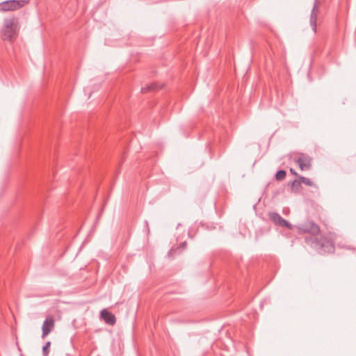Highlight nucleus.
<instances>
[{"mask_svg":"<svg viewBox=\"0 0 356 356\" xmlns=\"http://www.w3.org/2000/svg\"><path fill=\"white\" fill-rule=\"evenodd\" d=\"M268 217L270 220L274 222L275 225L292 229L293 225L287 220L284 219L278 213L269 212Z\"/></svg>","mask_w":356,"mask_h":356,"instance_id":"nucleus-5","label":"nucleus"},{"mask_svg":"<svg viewBox=\"0 0 356 356\" xmlns=\"http://www.w3.org/2000/svg\"><path fill=\"white\" fill-rule=\"evenodd\" d=\"M156 83H151L149 86H147V88H142L141 92H146L147 91H155L160 88Z\"/></svg>","mask_w":356,"mask_h":356,"instance_id":"nucleus-11","label":"nucleus"},{"mask_svg":"<svg viewBox=\"0 0 356 356\" xmlns=\"http://www.w3.org/2000/svg\"><path fill=\"white\" fill-rule=\"evenodd\" d=\"M286 175V172L285 170H280L275 174V179L277 181H282L285 178Z\"/></svg>","mask_w":356,"mask_h":356,"instance_id":"nucleus-12","label":"nucleus"},{"mask_svg":"<svg viewBox=\"0 0 356 356\" xmlns=\"http://www.w3.org/2000/svg\"><path fill=\"white\" fill-rule=\"evenodd\" d=\"M55 321L53 317L48 316L42 326V338L44 339L54 328Z\"/></svg>","mask_w":356,"mask_h":356,"instance_id":"nucleus-6","label":"nucleus"},{"mask_svg":"<svg viewBox=\"0 0 356 356\" xmlns=\"http://www.w3.org/2000/svg\"><path fill=\"white\" fill-rule=\"evenodd\" d=\"M301 184L302 183L300 179L293 181L291 184V191L295 193L299 192L302 188Z\"/></svg>","mask_w":356,"mask_h":356,"instance_id":"nucleus-10","label":"nucleus"},{"mask_svg":"<svg viewBox=\"0 0 356 356\" xmlns=\"http://www.w3.org/2000/svg\"><path fill=\"white\" fill-rule=\"evenodd\" d=\"M181 245H182L183 246H184V247H185V246L186 245V242H184V243H182V244H181Z\"/></svg>","mask_w":356,"mask_h":356,"instance_id":"nucleus-17","label":"nucleus"},{"mask_svg":"<svg viewBox=\"0 0 356 356\" xmlns=\"http://www.w3.org/2000/svg\"><path fill=\"white\" fill-rule=\"evenodd\" d=\"M318 0L314 1V6L312 10V13L310 15V24L312 28V30L316 32V27H317V14L318 12Z\"/></svg>","mask_w":356,"mask_h":356,"instance_id":"nucleus-8","label":"nucleus"},{"mask_svg":"<svg viewBox=\"0 0 356 356\" xmlns=\"http://www.w3.org/2000/svg\"><path fill=\"white\" fill-rule=\"evenodd\" d=\"M51 346V342L47 341L46 344L42 347V355L43 356H48L49 354V347Z\"/></svg>","mask_w":356,"mask_h":356,"instance_id":"nucleus-14","label":"nucleus"},{"mask_svg":"<svg viewBox=\"0 0 356 356\" xmlns=\"http://www.w3.org/2000/svg\"><path fill=\"white\" fill-rule=\"evenodd\" d=\"M305 241L307 245L318 252L330 253L334 249L332 240L329 237L321 236L320 234L315 237H306Z\"/></svg>","mask_w":356,"mask_h":356,"instance_id":"nucleus-2","label":"nucleus"},{"mask_svg":"<svg viewBox=\"0 0 356 356\" xmlns=\"http://www.w3.org/2000/svg\"><path fill=\"white\" fill-rule=\"evenodd\" d=\"M296 162L301 170H309L312 167V158L304 154H301Z\"/></svg>","mask_w":356,"mask_h":356,"instance_id":"nucleus-7","label":"nucleus"},{"mask_svg":"<svg viewBox=\"0 0 356 356\" xmlns=\"http://www.w3.org/2000/svg\"><path fill=\"white\" fill-rule=\"evenodd\" d=\"M20 25L19 19L16 17H10L4 19L1 29V34L3 40L13 42L19 34Z\"/></svg>","mask_w":356,"mask_h":356,"instance_id":"nucleus-1","label":"nucleus"},{"mask_svg":"<svg viewBox=\"0 0 356 356\" xmlns=\"http://www.w3.org/2000/svg\"><path fill=\"white\" fill-rule=\"evenodd\" d=\"M100 317L108 325H113L116 322V318L115 315L106 309H102L101 311Z\"/></svg>","mask_w":356,"mask_h":356,"instance_id":"nucleus-9","label":"nucleus"},{"mask_svg":"<svg viewBox=\"0 0 356 356\" xmlns=\"http://www.w3.org/2000/svg\"><path fill=\"white\" fill-rule=\"evenodd\" d=\"M290 172H291V174H293V175H296L297 177L298 176V173L293 168H290Z\"/></svg>","mask_w":356,"mask_h":356,"instance_id":"nucleus-16","label":"nucleus"},{"mask_svg":"<svg viewBox=\"0 0 356 356\" xmlns=\"http://www.w3.org/2000/svg\"><path fill=\"white\" fill-rule=\"evenodd\" d=\"M30 0H7L0 3V10L2 12L18 10L29 3Z\"/></svg>","mask_w":356,"mask_h":356,"instance_id":"nucleus-4","label":"nucleus"},{"mask_svg":"<svg viewBox=\"0 0 356 356\" xmlns=\"http://www.w3.org/2000/svg\"><path fill=\"white\" fill-rule=\"evenodd\" d=\"M296 228L298 229L299 234H309L311 235L309 237H315L316 236H318L320 233L318 225L309 220L296 225Z\"/></svg>","mask_w":356,"mask_h":356,"instance_id":"nucleus-3","label":"nucleus"},{"mask_svg":"<svg viewBox=\"0 0 356 356\" xmlns=\"http://www.w3.org/2000/svg\"><path fill=\"white\" fill-rule=\"evenodd\" d=\"M344 248L352 251H355V248L352 245L344 246Z\"/></svg>","mask_w":356,"mask_h":356,"instance_id":"nucleus-15","label":"nucleus"},{"mask_svg":"<svg viewBox=\"0 0 356 356\" xmlns=\"http://www.w3.org/2000/svg\"><path fill=\"white\" fill-rule=\"evenodd\" d=\"M298 179L301 181V183H303L307 186H312L314 185L313 181L309 178L302 176H298Z\"/></svg>","mask_w":356,"mask_h":356,"instance_id":"nucleus-13","label":"nucleus"},{"mask_svg":"<svg viewBox=\"0 0 356 356\" xmlns=\"http://www.w3.org/2000/svg\"><path fill=\"white\" fill-rule=\"evenodd\" d=\"M172 252V250H170L169 252H168V254H170Z\"/></svg>","mask_w":356,"mask_h":356,"instance_id":"nucleus-18","label":"nucleus"}]
</instances>
